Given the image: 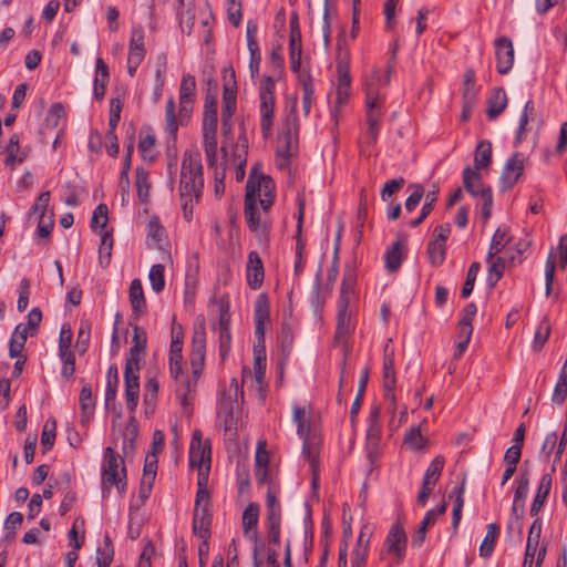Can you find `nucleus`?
<instances>
[{
  "label": "nucleus",
  "mask_w": 567,
  "mask_h": 567,
  "mask_svg": "<svg viewBox=\"0 0 567 567\" xmlns=\"http://www.w3.org/2000/svg\"><path fill=\"white\" fill-rule=\"evenodd\" d=\"M269 299L266 293L258 295L255 301L254 320H255V334L260 342L265 339V324L269 322Z\"/></svg>",
  "instance_id": "f3484780"
},
{
  "label": "nucleus",
  "mask_w": 567,
  "mask_h": 567,
  "mask_svg": "<svg viewBox=\"0 0 567 567\" xmlns=\"http://www.w3.org/2000/svg\"><path fill=\"white\" fill-rule=\"evenodd\" d=\"M165 267L162 264L153 265L150 269L148 278L151 281L152 289L159 293L164 290L165 287V278H164Z\"/></svg>",
  "instance_id": "49530a36"
},
{
  "label": "nucleus",
  "mask_w": 567,
  "mask_h": 567,
  "mask_svg": "<svg viewBox=\"0 0 567 567\" xmlns=\"http://www.w3.org/2000/svg\"><path fill=\"white\" fill-rule=\"evenodd\" d=\"M102 484L104 489H110L112 486H116L120 493H124L126 489L124 461L111 446L104 450Z\"/></svg>",
  "instance_id": "39448f33"
},
{
  "label": "nucleus",
  "mask_w": 567,
  "mask_h": 567,
  "mask_svg": "<svg viewBox=\"0 0 567 567\" xmlns=\"http://www.w3.org/2000/svg\"><path fill=\"white\" fill-rule=\"evenodd\" d=\"M203 146L208 166L214 167L217 162L216 136H203Z\"/></svg>",
  "instance_id": "603ef678"
},
{
  "label": "nucleus",
  "mask_w": 567,
  "mask_h": 567,
  "mask_svg": "<svg viewBox=\"0 0 567 567\" xmlns=\"http://www.w3.org/2000/svg\"><path fill=\"white\" fill-rule=\"evenodd\" d=\"M267 522H281V505L277 499L275 489L268 487L266 494Z\"/></svg>",
  "instance_id": "a19ab883"
},
{
  "label": "nucleus",
  "mask_w": 567,
  "mask_h": 567,
  "mask_svg": "<svg viewBox=\"0 0 567 567\" xmlns=\"http://www.w3.org/2000/svg\"><path fill=\"white\" fill-rule=\"evenodd\" d=\"M130 301L134 313L141 315L146 311V301L140 279H134L130 285Z\"/></svg>",
  "instance_id": "c756f323"
},
{
  "label": "nucleus",
  "mask_w": 567,
  "mask_h": 567,
  "mask_svg": "<svg viewBox=\"0 0 567 567\" xmlns=\"http://www.w3.org/2000/svg\"><path fill=\"white\" fill-rule=\"evenodd\" d=\"M207 473L200 472L199 477H197V493L192 527L193 533L203 540H208L210 537V525L213 520L210 513V494L207 489Z\"/></svg>",
  "instance_id": "20e7f679"
},
{
  "label": "nucleus",
  "mask_w": 567,
  "mask_h": 567,
  "mask_svg": "<svg viewBox=\"0 0 567 567\" xmlns=\"http://www.w3.org/2000/svg\"><path fill=\"white\" fill-rule=\"evenodd\" d=\"M204 187L203 165L198 156L185 153L181 166L179 196L183 210L195 199L199 200Z\"/></svg>",
  "instance_id": "7ed1b4c3"
},
{
  "label": "nucleus",
  "mask_w": 567,
  "mask_h": 567,
  "mask_svg": "<svg viewBox=\"0 0 567 567\" xmlns=\"http://www.w3.org/2000/svg\"><path fill=\"white\" fill-rule=\"evenodd\" d=\"M393 65L390 64L385 75L381 74V71L374 68L371 74L365 76L364 80V92H365V105H382L384 95L380 93L382 86H386L390 83L391 72Z\"/></svg>",
  "instance_id": "9b49d317"
},
{
  "label": "nucleus",
  "mask_w": 567,
  "mask_h": 567,
  "mask_svg": "<svg viewBox=\"0 0 567 567\" xmlns=\"http://www.w3.org/2000/svg\"><path fill=\"white\" fill-rule=\"evenodd\" d=\"M252 185L255 190V199L257 197L274 198L272 189L274 182L269 176L260 175L257 176V167L251 168L250 175L246 184V192H248L249 185Z\"/></svg>",
  "instance_id": "aec40b11"
},
{
  "label": "nucleus",
  "mask_w": 567,
  "mask_h": 567,
  "mask_svg": "<svg viewBox=\"0 0 567 567\" xmlns=\"http://www.w3.org/2000/svg\"><path fill=\"white\" fill-rule=\"evenodd\" d=\"M498 535H499V526L496 523L488 524L485 538L483 539V542L480 546V556L481 557L487 558L492 555Z\"/></svg>",
  "instance_id": "f704fd0d"
},
{
  "label": "nucleus",
  "mask_w": 567,
  "mask_h": 567,
  "mask_svg": "<svg viewBox=\"0 0 567 567\" xmlns=\"http://www.w3.org/2000/svg\"><path fill=\"white\" fill-rule=\"evenodd\" d=\"M463 184L465 189L472 196L484 197V192L486 189H491L489 187H484L482 184L481 175L472 169L471 167H466L463 172Z\"/></svg>",
  "instance_id": "a878e982"
},
{
  "label": "nucleus",
  "mask_w": 567,
  "mask_h": 567,
  "mask_svg": "<svg viewBox=\"0 0 567 567\" xmlns=\"http://www.w3.org/2000/svg\"><path fill=\"white\" fill-rule=\"evenodd\" d=\"M107 206L105 204H99L91 219V228L93 230L101 229L103 230L107 224Z\"/></svg>",
  "instance_id": "5fc2aeb1"
},
{
  "label": "nucleus",
  "mask_w": 567,
  "mask_h": 567,
  "mask_svg": "<svg viewBox=\"0 0 567 567\" xmlns=\"http://www.w3.org/2000/svg\"><path fill=\"white\" fill-rule=\"evenodd\" d=\"M169 365V374L172 379L176 382V396L181 400L183 405H186L188 399L192 398L195 392L197 380L199 375L188 377L183 369V360L182 361H168Z\"/></svg>",
  "instance_id": "1a4fd4ad"
},
{
  "label": "nucleus",
  "mask_w": 567,
  "mask_h": 567,
  "mask_svg": "<svg viewBox=\"0 0 567 567\" xmlns=\"http://www.w3.org/2000/svg\"><path fill=\"white\" fill-rule=\"evenodd\" d=\"M255 199V190L252 185L250 184L248 187V192L245 194V218L247 220V225L251 231H256L260 227V214L256 207Z\"/></svg>",
  "instance_id": "5701e85b"
},
{
  "label": "nucleus",
  "mask_w": 567,
  "mask_h": 567,
  "mask_svg": "<svg viewBox=\"0 0 567 567\" xmlns=\"http://www.w3.org/2000/svg\"><path fill=\"white\" fill-rule=\"evenodd\" d=\"M301 33L293 31L290 33L289 40V60L292 72L297 73L300 71L301 65Z\"/></svg>",
  "instance_id": "7c9ffc66"
},
{
  "label": "nucleus",
  "mask_w": 567,
  "mask_h": 567,
  "mask_svg": "<svg viewBox=\"0 0 567 567\" xmlns=\"http://www.w3.org/2000/svg\"><path fill=\"white\" fill-rule=\"evenodd\" d=\"M292 420L297 425V434L303 441L302 454L310 462L312 471L316 472L318 467V456L309 447L308 436L310 432L309 420L306 417V411L299 405H295L292 409Z\"/></svg>",
  "instance_id": "f8f14e48"
},
{
  "label": "nucleus",
  "mask_w": 567,
  "mask_h": 567,
  "mask_svg": "<svg viewBox=\"0 0 567 567\" xmlns=\"http://www.w3.org/2000/svg\"><path fill=\"white\" fill-rule=\"evenodd\" d=\"M492 161V144L489 141H481L475 150L474 165L476 169H484Z\"/></svg>",
  "instance_id": "c9c22d12"
},
{
  "label": "nucleus",
  "mask_w": 567,
  "mask_h": 567,
  "mask_svg": "<svg viewBox=\"0 0 567 567\" xmlns=\"http://www.w3.org/2000/svg\"><path fill=\"white\" fill-rule=\"evenodd\" d=\"M403 252L401 241H394L391 248L385 252V267L389 271H396L402 264Z\"/></svg>",
  "instance_id": "79ce46f5"
},
{
  "label": "nucleus",
  "mask_w": 567,
  "mask_h": 567,
  "mask_svg": "<svg viewBox=\"0 0 567 567\" xmlns=\"http://www.w3.org/2000/svg\"><path fill=\"white\" fill-rule=\"evenodd\" d=\"M54 220L53 215L50 214L48 217L44 214H40L37 233L42 238H48L53 229Z\"/></svg>",
  "instance_id": "774afa93"
},
{
  "label": "nucleus",
  "mask_w": 567,
  "mask_h": 567,
  "mask_svg": "<svg viewBox=\"0 0 567 567\" xmlns=\"http://www.w3.org/2000/svg\"><path fill=\"white\" fill-rule=\"evenodd\" d=\"M279 340L282 351L289 354L293 343V331L291 326L286 320L281 324Z\"/></svg>",
  "instance_id": "4d7b16f0"
},
{
  "label": "nucleus",
  "mask_w": 567,
  "mask_h": 567,
  "mask_svg": "<svg viewBox=\"0 0 567 567\" xmlns=\"http://www.w3.org/2000/svg\"><path fill=\"white\" fill-rule=\"evenodd\" d=\"M524 172V157L520 153H514L505 163L502 176L501 185L502 188H512Z\"/></svg>",
  "instance_id": "4468645a"
},
{
  "label": "nucleus",
  "mask_w": 567,
  "mask_h": 567,
  "mask_svg": "<svg viewBox=\"0 0 567 567\" xmlns=\"http://www.w3.org/2000/svg\"><path fill=\"white\" fill-rule=\"evenodd\" d=\"M409 188L412 189V193L406 198L404 207H405L406 212H413L416 208V206L420 204L422 197L424 196V188L420 184L410 185Z\"/></svg>",
  "instance_id": "bf43d9fd"
},
{
  "label": "nucleus",
  "mask_w": 567,
  "mask_h": 567,
  "mask_svg": "<svg viewBox=\"0 0 567 567\" xmlns=\"http://www.w3.org/2000/svg\"><path fill=\"white\" fill-rule=\"evenodd\" d=\"M350 95H351V90L337 89L336 102L330 112L331 117L334 120L336 124H338L341 109L348 104V102L350 100Z\"/></svg>",
  "instance_id": "8fccbe9b"
},
{
  "label": "nucleus",
  "mask_w": 567,
  "mask_h": 567,
  "mask_svg": "<svg viewBox=\"0 0 567 567\" xmlns=\"http://www.w3.org/2000/svg\"><path fill=\"white\" fill-rule=\"evenodd\" d=\"M507 105V95L503 87L495 89L487 101L486 114L493 121L499 116Z\"/></svg>",
  "instance_id": "b1692460"
},
{
  "label": "nucleus",
  "mask_w": 567,
  "mask_h": 567,
  "mask_svg": "<svg viewBox=\"0 0 567 567\" xmlns=\"http://www.w3.org/2000/svg\"><path fill=\"white\" fill-rule=\"evenodd\" d=\"M445 244L439 240H431L427 245V256L433 266H440L445 259Z\"/></svg>",
  "instance_id": "de8ad7c7"
},
{
  "label": "nucleus",
  "mask_w": 567,
  "mask_h": 567,
  "mask_svg": "<svg viewBox=\"0 0 567 567\" xmlns=\"http://www.w3.org/2000/svg\"><path fill=\"white\" fill-rule=\"evenodd\" d=\"M56 436V422L53 417H49L44 425L41 433V449L42 453L49 452L55 442Z\"/></svg>",
  "instance_id": "58836bf2"
},
{
  "label": "nucleus",
  "mask_w": 567,
  "mask_h": 567,
  "mask_svg": "<svg viewBox=\"0 0 567 567\" xmlns=\"http://www.w3.org/2000/svg\"><path fill=\"white\" fill-rule=\"evenodd\" d=\"M113 249V237L110 231H103L101 235V243L99 247V264L101 267L106 268L111 262Z\"/></svg>",
  "instance_id": "ea45409f"
},
{
  "label": "nucleus",
  "mask_w": 567,
  "mask_h": 567,
  "mask_svg": "<svg viewBox=\"0 0 567 567\" xmlns=\"http://www.w3.org/2000/svg\"><path fill=\"white\" fill-rule=\"evenodd\" d=\"M444 463L445 462L442 456L434 457L425 471L422 483H425V485H434L435 486L436 482L439 481V478L442 474Z\"/></svg>",
  "instance_id": "c03bdc74"
},
{
  "label": "nucleus",
  "mask_w": 567,
  "mask_h": 567,
  "mask_svg": "<svg viewBox=\"0 0 567 567\" xmlns=\"http://www.w3.org/2000/svg\"><path fill=\"white\" fill-rule=\"evenodd\" d=\"M79 403L81 408V423L87 425L94 413V400L92 395V388L90 384L83 385L80 392Z\"/></svg>",
  "instance_id": "393cba45"
},
{
  "label": "nucleus",
  "mask_w": 567,
  "mask_h": 567,
  "mask_svg": "<svg viewBox=\"0 0 567 567\" xmlns=\"http://www.w3.org/2000/svg\"><path fill=\"white\" fill-rule=\"evenodd\" d=\"M206 344H192L190 365L194 375L202 373V368L205 359Z\"/></svg>",
  "instance_id": "09e8293b"
},
{
  "label": "nucleus",
  "mask_w": 567,
  "mask_h": 567,
  "mask_svg": "<svg viewBox=\"0 0 567 567\" xmlns=\"http://www.w3.org/2000/svg\"><path fill=\"white\" fill-rule=\"evenodd\" d=\"M144 38V30L141 25L132 28L128 44L127 64L140 66L142 61L144 60L146 54Z\"/></svg>",
  "instance_id": "dca6fc26"
},
{
  "label": "nucleus",
  "mask_w": 567,
  "mask_h": 567,
  "mask_svg": "<svg viewBox=\"0 0 567 567\" xmlns=\"http://www.w3.org/2000/svg\"><path fill=\"white\" fill-rule=\"evenodd\" d=\"M212 463V446L208 440L203 439L200 430H194L189 445V465L197 468L198 474L206 472L208 474Z\"/></svg>",
  "instance_id": "0eeeda50"
},
{
  "label": "nucleus",
  "mask_w": 567,
  "mask_h": 567,
  "mask_svg": "<svg viewBox=\"0 0 567 567\" xmlns=\"http://www.w3.org/2000/svg\"><path fill=\"white\" fill-rule=\"evenodd\" d=\"M383 379L386 392L392 391L395 383L394 360L389 355H385L383 360Z\"/></svg>",
  "instance_id": "6e6d98bb"
},
{
  "label": "nucleus",
  "mask_w": 567,
  "mask_h": 567,
  "mask_svg": "<svg viewBox=\"0 0 567 567\" xmlns=\"http://www.w3.org/2000/svg\"><path fill=\"white\" fill-rule=\"evenodd\" d=\"M551 488V476L549 474H544L540 478V482L538 484L537 493L534 497L532 507H530V515L537 516L542 507L544 506L549 492Z\"/></svg>",
  "instance_id": "cd10ccee"
},
{
  "label": "nucleus",
  "mask_w": 567,
  "mask_h": 567,
  "mask_svg": "<svg viewBox=\"0 0 567 567\" xmlns=\"http://www.w3.org/2000/svg\"><path fill=\"white\" fill-rule=\"evenodd\" d=\"M135 186L140 200L142 203H146L150 197L151 184L148 181V173L142 167L136 169Z\"/></svg>",
  "instance_id": "37998d69"
},
{
  "label": "nucleus",
  "mask_w": 567,
  "mask_h": 567,
  "mask_svg": "<svg viewBox=\"0 0 567 567\" xmlns=\"http://www.w3.org/2000/svg\"><path fill=\"white\" fill-rule=\"evenodd\" d=\"M496 69L499 74H506L514 63V47L506 37H501L495 41Z\"/></svg>",
  "instance_id": "2eb2a0df"
},
{
  "label": "nucleus",
  "mask_w": 567,
  "mask_h": 567,
  "mask_svg": "<svg viewBox=\"0 0 567 567\" xmlns=\"http://www.w3.org/2000/svg\"><path fill=\"white\" fill-rule=\"evenodd\" d=\"M118 385V369L112 364L106 373L105 405L110 408L115 403Z\"/></svg>",
  "instance_id": "2f4dec72"
},
{
  "label": "nucleus",
  "mask_w": 567,
  "mask_h": 567,
  "mask_svg": "<svg viewBox=\"0 0 567 567\" xmlns=\"http://www.w3.org/2000/svg\"><path fill=\"white\" fill-rule=\"evenodd\" d=\"M480 269H481V265L476 261L470 266V268L467 270L465 282H464V285L462 287V291H461L462 298L465 299V298L470 297V295L472 293Z\"/></svg>",
  "instance_id": "3c124183"
},
{
  "label": "nucleus",
  "mask_w": 567,
  "mask_h": 567,
  "mask_svg": "<svg viewBox=\"0 0 567 567\" xmlns=\"http://www.w3.org/2000/svg\"><path fill=\"white\" fill-rule=\"evenodd\" d=\"M275 81L271 76H264L259 87V113L260 128L264 138H269L272 134L275 116Z\"/></svg>",
  "instance_id": "423d86ee"
},
{
  "label": "nucleus",
  "mask_w": 567,
  "mask_h": 567,
  "mask_svg": "<svg viewBox=\"0 0 567 567\" xmlns=\"http://www.w3.org/2000/svg\"><path fill=\"white\" fill-rule=\"evenodd\" d=\"M217 101L214 95H206L203 114V136L217 134Z\"/></svg>",
  "instance_id": "6ab92c4d"
},
{
  "label": "nucleus",
  "mask_w": 567,
  "mask_h": 567,
  "mask_svg": "<svg viewBox=\"0 0 567 567\" xmlns=\"http://www.w3.org/2000/svg\"><path fill=\"white\" fill-rule=\"evenodd\" d=\"M405 184V179L403 177H398V178H393V179H390L388 181L382 190H381V198L383 202H386L389 200V198L398 193Z\"/></svg>",
  "instance_id": "680f3d73"
},
{
  "label": "nucleus",
  "mask_w": 567,
  "mask_h": 567,
  "mask_svg": "<svg viewBox=\"0 0 567 567\" xmlns=\"http://www.w3.org/2000/svg\"><path fill=\"white\" fill-rule=\"evenodd\" d=\"M299 81L301 82L302 86V110L305 116H308L313 101L315 86L312 83V78L309 73H301L299 75Z\"/></svg>",
  "instance_id": "473e14b6"
},
{
  "label": "nucleus",
  "mask_w": 567,
  "mask_h": 567,
  "mask_svg": "<svg viewBox=\"0 0 567 567\" xmlns=\"http://www.w3.org/2000/svg\"><path fill=\"white\" fill-rule=\"evenodd\" d=\"M354 298V295H348L340 292L338 300V316H337V331L336 338L342 340L347 338L351 330V313L349 312V307L351 300Z\"/></svg>",
  "instance_id": "ddd939ff"
},
{
  "label": "nucleus",
  "mask_w": 567,
  "mask_h": 567,
  "mask_svg": "<svg viewBox=\"0 0 567 567\" xmlns=\"http://www.w3.org/2000/svg\"><path fill=\"white\" fill-rule=\"evenodd\" d=\"M404 442L415 451L422 450L425 440L421 434L420 427L412 426L409 432L405 434Z\"/></svg>",
  "instance_id": "13d9d810"
},
{
  "label": "nucleus",
  "mask_w": 567,
  "mask_h": 567,
  "mask_svg": "<svg viewBox=\"0 0 567 567\" xmlns=\"http://www.w3.org/2000/svg\"><path fill=\"white\" fill-rule=\"evenodd\" d=\"M555 269H556V257L553 251L549 252L547 260H546V267H545V292L546 296H550L553 291V284L555 278Z\"/></svg>",
  "instance_id": "864d4df0"
},
{
  "label": "nucleus",
  "mask_w": 567,
  "mask_h": 567,
  "mask_svg": "<svg viewBox=\"0 0 567 567\" xmlns=\"http://www.w3.org/2000/svg\"><path fill=\"white\" fill-rule=\"evenodd\" d=\"M408 537L403 526L400 523H394L383 543L381 549V559L385 554L393 555V563L400 565L406 553Z\"/></svg>",
  "instance_id": "6e6552de"
},
{
  "label": "nucleus",
  "mask_w": 567,
  "mask_h": 567,
  "mask_svg": "<svg viewBox=\"0 0 567 567\" xmlns=\"http://www.w3.org/2000/svg\"><path fill=\"white\" fill-rule=\"evenodd\" d=\"M247 284L252 290L261 287L265 278L262 260L257 251H250L248 255L246 269Z\"/></svg>",
  "instance_id": "a211bd4d"
},
{
  "label": "nucleus",
  "mask_w": 567,
  "mask_h": 567,
  "mask_svg": "<svg viewBox=\"0 0 567 567\" xmlns=\"http://www.w3.org/2000/svg\"><path fill=\"white\" fill-rule=\"evenodd\" d=\"M367 125L369 128H380L382 117L381 105H365Z\"/></svg>",
  "instance_id": "e2e57ef3"
},
{
  "label": "nucleus",
  "mask_w": 567,
  "mask_h": 567,
  "mask_svg": "<svg viewBox=\"0 0 567 567\" xmlns=\"http://www.w3.org/2000/svg\"><path fill=\"white\" fill-rule=\"evenodd\" d=\"M540 534L542 522L538 517H536L528 532L523 567L533 566L536 551L539 547Z\"/></svg>",
  "instance_id": "412c9836"
},
{
  "label": "nucleus",
  "mask_w": 567,
  "mask_h": 567,
  "mask_svg": "<svg viewBox=\"0 0 567 567\" xmlns=\"http://www.w3.org/2000/svg\"><path fill=\"white\" fill-rule=\"evenodd\" d=\"M196 96V79L192 74H185L182 78L179 85V111L176 117V104L174 97H169L165 106V128L173 141L176 140V134L179 125L187 124L194 109Z\"/></svg>",
  "instance_id": "f03ea898"
},
{
  "label": "nucleus",
  "mask_w": 567,
  "mask_h": 567,
  "mask_svg": "<svg viewBox=\"0 0 567 567\" xmlns=\"http://www.w3.org/2000/svg\"><path fill=\"white\" fill-rule=\"evenodd\" d=\"M348 51L342 55L339 53L337 61V73H338V86L337 89L351 90V76L348 63Z\"/></svg>",
  "instance_id": "72a5a7b5"
},
{
  "label": "nucleus",
  "mask_w": 567,
  "mask_h": 567,
  "mask_svg": "<svg viewBox=\"0 0 567 567\" xmlns=\"http://www.w3.org/2000/svg\"><path fill=\"white\" fill-rule=\"evenodd\" d=\"M60 358L63 361L61 371L62 377L70 378L75 372V355L72 351L60 352Z\"/></svg>",
  "instance_id": "69168bd1"
},
{
  "label": "nucleus",
  "mask_w": 567,
  "mask_h": 567,
  "mask_svg": "<svg viewBox=\"0 0 567 567\" xmlns=\"http://www.w3.org/2000/svg\"><path fill=\"white\" fill-rule=\"evenodd\" d=\"M516 489L514 499L524 502L529 489V478L526 474L520 473L516 478Z\"/></svg>",
  "instance_id": "338daca9"
},
{
  "label": "nucleus",
  "mask_w": 567,
  "mask_h": 567,
  "mask_svg": "<svg viewBox=\"0 0 567 567\" xmlns=\"http://www.w3.org/2000/svg\"><path fill=\"white\" fill-rule=\"evenodd\" d=\"M487 284L489 287H495L497 281L503 277L505 269V261L502 257L492 258L489 261Z\"/></svg>",
  "instance_id": "a18cd8bd"
},
{
  "label": "nucleus",
  "mask_w": 567,
  "mask_h": 567,
  "mask_svg": "<svg viewBox=\"0 0 567 567\" xmlns=\"http://www.w3.org/2000/svg\"><path fill=\"white\" fill-rule=\"evenodd\" d=\"M297 102L293 101L291 105L290 115L287 118V127L278 136L277 155L282 157H290L297 152L298 147V120L296 115Z\"/></svg>",
  "instance_id": "9d476101"
},
{
  "label": "nucleus",
  "mask_w": 567,
  "mask_h": 567,
  "mask_svg": "<svg viewBox=\"0 0 567 567\" xmlns=\"http://www.w3.org/2000/svg\"><path fill=\"white\" fill-rule=\"evenodd\" d=\"M473 333V328H458L457 339H456V352L455 357L460 358L466 350L471 337Z\"/></svg>",
  "instance_id": "052dcab7"
},
{
  "label": "nucleus",
  "mask_w": 567,
  "mask_h": 567,
  "mask_svg": "<svg viewBox=\"0 0 567 567\" xmlns=\"http://www.w3.org/2000/svg\"><path fill=\"white\" fill-rule=\"evenodd\" d=\"M259 505L251 502L243 513V533L246 538L251 540L258 539L257 524L259 519Z\"/></svg>",
  "instance_id": "4be33fe9"
},
{
  "label": "nucleus",
  "mask_w": 567,
  "mask_h": 567,
  "mask_svg": "<svg viewBox=\"0 0 567 567\" xmlns=\"http://www.w3.org/2000/svg\"><path fill=\"white\" fill-rule=\"evenodd\" d=\"M122 106H123V103L120 97H112L110 100V118H109L110 130L106 133L107 140H115V128L118 125V122L121 120Z\"/></svg>",
  "instance_id": "4c0bfd02"
},
{
  "label": "nucleus",
  "mask_w": 567,
  "mask_h": 567,
  "mask_svg": "<svg viewBox=\"0 0 567 567\" xmlns=\"http://www.w3.org/2000/svg\"><path fill=\"white\" fill-rule=\"evenodd\" d=\"M478 87L476 85L475 72L468 69L464 73L463 81V101H465V109H473L477 99Z\"/></svg>",
  "instance_id": "bb28decb"
},
{
  "label": "nucleus",
  "mask_w": 567,
  "mask_h": 567,
  "mask_svg": "<svg viewBox=\"0 0 567 567\" xmlns=\"http://www.w3.org/2000/svg\"><path fill=\"white\" fill-rule=\"evenodd\" d=\"M535 113L534 102L528 100L524 106L523 113L519 117V124L517 127L516 136H515V146H518L523 140L525 138V133L527 131V124L529 120L533 118Z\"/></svg>",
  "instance_id": "e433bc0d"
},
{
  "label": "nucleus",
  "mask_w": 567,
  "mask_h": 567,
  "mask_svg": "<svg viewBox=\"0 0 567 567\" xmlns=\"http://www.w3.org/2000/svg\"><path fill=\"white\" fill-rule=\"evenodd\" d=\"M159 384L155 378L147 379L144 388V403L146 405L154 404L157 398Z\"/></svg>",
  "instance_id": "0e129e2a"
},
{
  "label": "nucleus",
  "mask_w": 567,
  "mask_h": 567,
  "mask_svg": "<svg viewBox=\"0 0 567 567\" xmlns=\"http://www.w3.org/2000/svg\"><path fill=\"white\" fill-rule=\"evenodd\" d=\"M511 240L512 236L509 235L508 227L499 226L492 238V243L487 254V261H489L498 252H501L511 243Z\"/></svg>",
  "instance_id": "c85d7f7f"
},
{
  "label": "nucleus",
  "mask_w": 567,
  "mask_h": 567,
  "mask_svg": "<svg viewBox=\"0 0 567 567\" xmlns=\"http://www.w3.org/2000/svg\"><path fill=\"white\" fill-rule=\"evenodd\" d=\"M133 347L125 360L124 369V383H125V400L127 410L134 413L140 398V375L141 362L143 353L146 349V332L142 327H134L133 330Z\"/></svg>",
  "instance_id": "f257e3e1"
}]
</instances>
